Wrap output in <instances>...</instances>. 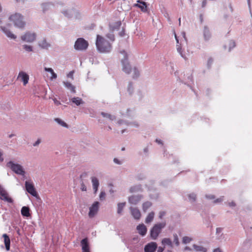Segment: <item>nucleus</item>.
<instances>
[{"mask_svg": "<svg viewBox=\"0 0 252 252\" xmlns=\"http://www.w3.org/2000/svg\"><path fill=\"white\" fill-rule=\"evenodd\" d=\"M95 45L97 50L101 53H110L112 49L111 43L99 35H97Z\"/></svg>", "mask_w": 252, "mask_h": 252, "instance_id": "obj_1", "label": "nucleus"}, {"mask_svg": "<svg viewBox=\"0 0 252 252\" xmlns=\"http://www.w3.org/2000/svg\"><path fill=\"white\" fill-rule=\"evenodd\" d=\"M120 53L123 56V58L121 59L122 70L125 73L129 74L131 72L132 68L128 60V54L124 50L120 51Z\"/></svg>", "mask_w": 252, "mask_h": 252, "instance_id": "obj_2", "label": "nucleus"}, {"mask_svg": "<svg viewBox=\"0 0 252 252\" xmlns=\"http://www.w3.org/2000/svg\"><path fill=\"white\" fill-rule=\"evenodd\" d=\"M6 166L17 175L24 177L26 174L24 166L14 161L10 160L7 162Z\"/></svg>", "mask_w": 252, "mask_h": 252, "instance_id": "obj_3", "label": "nucleus"}, {"mask_svg": "<svg viewBox=\"0 0 252 252\" xmlns=\"http://www.w3.org/2000/svg\"><path fill=\"white\" fill-rule=\"evenodd\" d=\"M165 226V222H160L154 224L150 230V237L152 239H157L159 235L161 232L162 229H163Z\"/></svg>", "mask_w": 252, "mask_h": 252, "instance_id": "obj_4", "label": "nucleus"}, {"mask_svg": "<svg viewBox=\"0 0 252 252\" xmlns=\"http://www.w3.org/2000/svg\"><path fill=\"white\" fill-rule=\"evenodd\" d=\"M9 20L13 22L16 27L18 28H22L25 25V23L23 21V16L19 13H16L10 15L9 17Z\"/></svg>", "mask_w": 252, "mask_h": 252, "instance_id": "obj_5", "label": "nucleus"}, {"mask_svg": "<svg viewBox=\"0 0 252 252\" xmlns=\"http://www.w3.org/2000/svg\"><path fill=\"white\" fill-rule=\"evenodd\" d=\"M88 43L83 38H79L74 44V48L77 50H84L88 47Z\"/></svg>", "mask_w": 252, "mask_h": 252, "instance_id": "obj_6", "label": "nucleus"}, {"mask_svg": "<svg viewBox=\"0 0 252 252\" xmlns=\"http://www.w3.org/2000/svg\"><path fill=\"white\" fill-rule=\"evenodd\" d=\"M25 188L28 192L31 194L33 196L37 198H39V196L36 192L33 184L32 182L26 181L25 182Z\"/></svg>", "mask_w": 252, "mask_h": 252, "instance_id": "obj_7", "label": "nucleus"}, {"mask_svg": "<svg viewBox=\"0 0 252 252\" xmlns=\"http://www.w3.org/2000/svg\"><path fill=\"white\" fill-rule=\"evenodd\" d=\"M99 208V203L97 201L94 202L93 205L90 207L89 212L88 214L89 217L90 218H93L97 213Z\"/></svg>", "mask_w": 252, "mask_h": 252, "instance_id": "obj_8", "label": "nucleus"}, {"mask_svg": "<svg viewBox=\"0 0 252 252\" xmlns=\"http://www.w3.org/2000/svg\"><path fill=\"white\" fill-rule=\"evenodd\" d=\"M0 199L6 201L9 203H12L13 200L11 198L9 197L8 193L3 189V188L0 185Z\"/></svg>", "mask_w": 252, "mask_h": 252, "instance_id": "obj_9", "label": "nucleus"}, {"mask_svg": "<svg viewBox=\"0 0 252 252\" xmlns=\"http://www.w3.org/2000/svg\"><path fill=\"white\" fill-rule=\"evenodd\" d=\"M133 6L140 8L141 11L143 13L148 12V5L146 2L141 0H137V3H134Z\"/></svg>", "mask_w": 252, "mask_h": 252, "instance_id": "obj_10", "label": "nucleus"}, {"mask_svg": "<svg viewBox=\"0 0 252 252\" xmlns=\"http://www.w3.org/2000/svg\"><path fill=\"white\" fill-rule=\"evenodd\" d=\"M36 35L34 32H26L21 36L22 41L27 42H32L35 39Z\"/></svg>", "mask_w": 252, "mask_h": 252, "instance_id": "obj_11", "label": "nucleus"}, {"mask_svg": "<svg viewBox=\"0 0 252 252\" xmlns=\"http://www.w3.org/2000/svg\"><path fill=\"white\" fill-rule=\"evenodd\" d=\"M122 23L118 21L110 25V29L112 32H124V29L121 27Z\"/></svg>", "mask_w": 252, "mask_h": 252, "instance_id": "obj_12", "label": "nucleus"}, {"mask_svg": "<svg viewBox=\"0 0 252 252\" xmlns=\"http://www.w3.org/2000/svg\"><path fill=\"white\" fill-rule=\"evenodd\" d=\"M142 195H133L128 197V202L129 203L133 205L138 204L142 199Z\"/></svg>", "mask_w": 252, "mask_h": 252, "instance_id": "obj_13", "label": "nucleus"}, {"mask_svg": "<svg viewBox=\"0 0 252 252\" xmlns=\"http://www.w3.org/2000/svg\"><path fill=\"white\" fill-rule=\"evenodd\" d=\"M174 34L178 44H181L184 41H186L185 32H174Z\"/></svg>", "mask_w": 252, "mask_h": 252, "instance_id": "obj_14", "label": "nucleus"}, {"mask_svg": "<svg viewBox=\"0 0 252 252\" xmlns=\"http://www.w3.org/2000/svg\"><path fill=\"white\" fill-rule=\"evenodd\" d=\"M157 248L156 242H151L147 244L144 248L145 252H154Z\"/></svg>", "mask_w": 252, "mask_h": 252, "instance_id": "obj_15", "label": "nucleus"}, {"mask_svg": "<svg viewBox=\"0 0 252 252\" xmlns=\"http://www.w3.org/2000/svg\"><path fill=\"white\" fill-rule=\"evenodd\" d=\"M18 78L20 79L23 82V85L26 86L29 81V75L24 71H20L19 73Z\"/></svg>", "mask_w": 252, "mask_h": 252, "instance_id": "obj_16", "label": "nucleus"}, {"mask_svg": "<svg viewBox=\"0 0 252 252\" xmlns=\"http://www.w3.org/2000/svg\"><path fill=\"white\" fill-rule=\"evenodd\" d=\"M131 214L135 220H139L141 215L140 211L137 208L130 207Z\"/></svg>", "mask_w": 252, "mask_h": 252, "instance_id": "obj_17", "label": "nucleus"}, {"mask_svg": "<svg viewBox=\"0 0 252 252\" xmlns=\"http://www.w3.org/2000/svg\"><path fill=\"white\" fill-rule=\"evenodd\" d=\"M82 252H90V248L87 238H84L81 241Z\"/></svg>", "mask_w": 252, "mask_h": 252, "instance_id": "obj_18", "label": "nucleus"}, {"mask_svg": "<svg viewBox=\"0 0 252 252\" xmlns=\"http://www.w3.org/2000/svg\"><path fill=\"white\" fill-rule=\"evenodd\" d=\"M136 229L138 233L142 236H145L147 231L146 226L144 224H140L137 226Z\"/></svg>", "mask_w": 252, "mask_h": 252, "instance_id": "obj_19", "label": "nucleus"}, {"mask_svg": "<svg viewBox=\"0 0 252 252\" xmlns=\"http://www.w3.org/2000/svg\"><path fill=\"white\" fill-rule=\"evenodd\" d=\"M91 180L93 185V188L94 191V193H96L97 191L98 188L99 187V181L97 178L95 177H91Z\"/></svg>", "mask_w": 252, "mask_h": 252, "instance_id": "obj_20", "label": "nucleus"}, {"mask_svg": "<svg viewBox=\"0 0 252 252\" xmlns=\"http://www.w3.org/2000/svg\"><path fill=\"white\" fill-rule=\"evenodd\" d=\"M2 237L4 238V243L5 249L7 251H9L10 246V240L9 236L6 234H3Z\"/></svg>", "mask_w": 252, "mask_h": 252, "instance_id": "obj_21", "label": "nucleus"}, {"mask_svg": "<svg viewBox=\"0 0 252 252\" xmlns=\"http://www.w3.org/2000/svg\"><path fill=\"white\" fill-rule=\"evenodd\" d=\"M38 45L41 48L44 49H47L50 46V44L44 38L39 41Z\"/></svg>", "mask_w": 252, "mask_h": 252, "instance_id": "obj_22", "label": "nucleus"}, {"mask_svg": "<svg viewBox=\"0 0 252 252\" xmlns=\"http://www.w3.org/2000/svg\"><path fill=\"white\" fill-rule=\"evenodd\" d=\"M44 70L46 72H48L51 74V75L49 76V78L51 80H53L54 79H56L57 77V74L54 72L53 69L52 68L48 67H44Z\"/></svg>", "mask_w": 252, "mask_h": 252, "instance_id": "obj_23", "label": "nucleus"}, {"mask_svg": "<svg viewBox=\"0 0 252 252\" xmlns=\"http://www.w3.org/2000/svg\"><path fill=\"white\" fill-rule=\"evenodd\" d=\"M56 6L52 2H45L42 4V10L44 12L52 8V7Z\"/></svg>", "mask_w": 252, "mask_h": 252, "instance_id": "obj_24", "label": "nucleus"}, {"mask_svg": "<svg viewBox=\"0 0 252 252\" xmlns=\"http://www.w3.org/2000/svg\"><path fill=\"white\" fill-rule=\"evenodd\" d=\"M161 244L164 247L168 246L170 248H173V245L171 240L168 238H164L161 240Z\"/></svg>", "mask_w": 252, "mask_h": 252, "instance_id": "obj_25", "label": "nucleus"}, {"mask_svg": "<svg viewBox=\"0 0 252 252\" xmlns=\"http://www.w3.org/2000/svg\"><path fill=\"white\" fill-rule=\"evenodd\" d=\"M70 101L74 103L76 106H79L84 103L82 99L79 97H74L72 98Z\"/></svg>", "mask_w": 252, "mask_h": 252, "instance_id": "obj_26", "label": "nucleus"}, {"mask_svg": "<svg viewBox=\"0 0 252 252\" xmlns=\"http://www.w3.org/2000/svg\"><path fill=\"white\" fill-rule=\"evenodd\" d=\"M235 46V43L233 40H230L226 42L224 45V48L225 49H228V51H230L231 49L233 48Z\"/></svg>", "mask_w": 252, "mask_h": 252, "instance_id": "obj_27", "label": "nucleus"}, {"mask_svg": "<svg viewBox=\"0 0 252 252\" xmlns=\"http://www.w3.org/2000/svg\"><path fill=\"white\" fill-rule=\"evenodd\" d=\"M62 13L66 17L70 18L71 17L74 13H75V11L73 10H63Z\"/></svg>", "mask_w": 252, "mask_h": 252, "instance_id": "obj_28", "label": "nucleus"}, {"mask_svg": "<svg viewBox=\"0 0 252 252\" xmlns=\"http://www.w3.org/2000/svg\"><path fill=\"white\" fill-rule=\"evenodd\" d=\"M63 83L65 87L68 89L70 90L72 93H76L75 87L73 86L70 83L68 82H63Z\"/></svg>", "mask_w": 252, "mask_h": 252, "instance_id": "obj_29", "label": "nucleus"}, {"mask_svg": "<svg viewBox=\"0 0 252 252\" xmlns=\"http://www.w3.org/2000/svg\"><path fill=\"white\" fill-rule=\"evenodd\" d=\"M21 214L24 217H29L30 216V209L28 207L24 206L21 209Z\"/></svg>", "mask_w": 252, "mask_h": 252, "instance_id": "obj_30", "label": "nucleus"}, {"mask_svg": "<svg viewBox=\"0 0 252 252\" xmlns=\"http://www.w3.org/2000/svg\"><path fill=\"white\" fill-rule=\"evenodd\" d=\"M154 216H155V213L154 212H151L150 213H149V214L148 215V216H147V217L146 218L145 222L146 223H150L151 222H152L154 219Z\"/></svg>", "mask_w": 252, "mask_h": 252, "instance_id": "obj_31", "label": "nucleus"}, {"mask_svg": "<svg viewBox=\"0 0 252 252\" xmlns=\"http://www.w3.org/2000/svg\"><path fill=\"white\" fill-rule=\"evenodd\" d=\"M54 120L56 122H57L59 125H61L62 126L65 128H68V125L62 119L57 118H55Z\"/></svg>", "mask_w": 252, "mask_h": 252, "instance_id": "obj_32", "label": "nucleus"}, {"mask_svg": "<svg viewBox=\"0 0 252 252\" xmlns=\"http://www.w3.org/2000/svg\"><path fill=\"white\" fill-rule=\"evenodd\" d=\"M126 202L119 203L117 205V213L121 215L122 213L124 208L126 205Z\"/></svg>", "mask_w": 252, "mask_h": 252, "instance_id": "obj_33", "label": "nucleus"}, {"mask_svg": "<svg viewBox=\"0 0 252 252\" xmlns=\"http://www.w3.org/2000/svg\"><path fill=\"white\" fill-rule=\"evenodd\" d=\"M152 204L151 202L146 201L142 205L143 211L146 212L147 210L152 206Z\"/></svg>", "mask_w": 252, "mask_h": 252, "instance_id": "obj_34", "label": "nucleus"}, {"mask_svg": "<svg viewBox=\"0 0 252 252\" xmlns=\"http://www.w3.org/2000/svg\"><path fill=\"white\" fill-rule=\"evenodd\" d=\"M193 247L196 252H206L207 251L206 248L202 246L193 245Z\"/></svg>", "mask_w": 252, "mask_h": 252, "instance_id": "obj_35", "label": "nucleus"}, {"mask_svg": "<svg viewBox=\"0 0 252 252\" xmlns=\"http://www.w3.org/2000/svg\"><path fill=\"white\" fill-rule=\"evenodd\" d=\"M101 115L105 118H106L110 120L113 121L115 119V117L113 115H112L110 114L104 113V112H101Z\"/></svg>", "mask_w": 252, "mask_h": 252, "instance_id": "obj_36", "label": "nucleus"}, {"mask_svg": "<svg viewBox=\"0 0 252 252\" xmlns=\"http://www.w3.org/2000/svg\"><path fill=\"white\" fill-rule=\"evenodd\" d=\"M141 189V185H137V186H135L131 187L129 189V191H130V192L132 193L134 192H136L139 190H140Z\"/></svg>", "mask_w": 252, "mask_h": 252, "instance_id": "obj_37", "label": "nucleus"}, {"mask_svg": "<svg viewBox=\"0 0 252 252\" xmlns=\"http://www.w3.org/2000/svg\"><path fill=\"white\" fill-rule=\"evenodd\" d=\"M118 36L121 40H123V39L126 40L128 38V36L126 32H119Z\"/></svg>", "mask_w": 252, "mask_h": 252, "instance_id": "obj_38", "label": "nucleus"}, {"mask_svg": "<svg viewBox=\"0 0 252 252\" xmlns=\"http://www.w3.org/2000/svg\"><path fill=\"white\" fill-rule=\"evenodd\" d=\"M192 240V239L188 236H184L182 239V242L184 244H188L190 243Z\"/></svg>", "mask_w": 252, "mask_h": 252, "instance_id": "obj_39", "label": "nucleus"}, {"mask_svg": "<svg viewBox=\"0 0 252 252\" xmlns=\"http://www.w3.org/2000/svg\"><path fill=\"white\" fill-rule=\"evenodd\" d=\"M7 37L11 39L15 40L17 38V36L15 35L13 32H5Z\"/></svg>", "mask_w": 252, "mask_h": 252, "instance_id": "obj_40", "label": "nucleus"}, {"mask_svg": "<svg viewBox=\"0 0 252 252\" xmlns=\"http://www.w3.org/2000/svg\"><path fill=\"white\" fill-rule=\"evenodd\" d=\"M23 48L24 50L28 52H32L33 50L32 47L31 45L24 44L23 45Z\"/></svg>", "mask_w": 252, "mask_h": 252, "instance_id": "obj_41", "label": "nucleus"}, {"mask_svg": "<svg viewBox=\"0 0 252 252\" xmlns=\"http://www.w3.org/2000/svg\"><path fill=\"white\" fill-rule=\"evenodd\" d=\"M106 37L111 41L113 42L115 40V36L113 32H109L106 35Z\"/></svg>", "mask_w": 252, "mask_h": 252, "instance_id": "obj_42", "label": "nucleus"}, {"mask_svg": "<svg viewBox=\"0 0 252 252\" xmlns=\"http://www.w3.org/2000/svg\"><path fill=\"white\" fill-rule=\"evenodd\" d=\"M174 240L173 242L175 243L176 246H178L180 244L178 236L177 234H173Z\"/></svg>", "mask_w": 252, "mask_h": 252, "instance_id": "obj_43", "label": "nucleus"}, {"mask_svg": "<svg viewBox=\"0 0 252 252\" xmlns=\"http://www.w3.org/2000/svg\"><path fill=\"white\" fill-rule=\"evenodd\" d=\"M196 197V194L194 193H191L189 194V200L191 202H194L195 201Z\"/></svg>", "mask_w": 252, "mask_h": 252, "instance_id": "obj_44", "label": "nucleus"}, {"mask_svg": "<svg viewBox=\"0 0 252 252\" xmlns=\"http://www.w3.org/2000/svg\"><path fill=\"white\" fill-rule=\"evenodd\" d=\"M133 78H136L138 77L139 75V72L138 70V69L135 67H134L133 68Z\"/></svg>", "mask_w": 252, "mask_h": 252, "instance_id": "obj_45", "label": "nucleus"}, {"mask_svg": "<svg viewBox=\"0 0 252 252\" xmlns=\"http://www.w3.org/2000/svg\"><path fill=\"white\" fill-rule=\"evenodd\" d=\"M177 50L182 57H183V58H186L185 56L184 55H183L182 53L181 47L179 45H177Z\"/></svg>", "mask_w": 252, "mask_h": 252, "instance_id": "obj_46", "label": "nucleus"}, {"mask_svg": "<svg viewBox=\"0 0 252 252\" xmlns=\"http://www.w3.org/2000/svg\"><path fill=\"white\" fill-rule=\"evenodd\" d=\"M127 91L129 92V94H131L133 91V87L131 83H129L128 86Z\"/></svg>", "mask_w": 252, "mask_h": 252, "instance_id": "obj_47", "label": "nucleus"}, {"mask_svg": "<svg viewBox=\"0 0 252 252\" xmlns=\"http://www.w3.org/2000/svg\"><path fill=\"white\" fill-rule=\"evenodd\" d=\"M106 194L104 191H101L99 194V198L100 200H103L105 197Z\"/></svg>", "mask_w": 252, "mask_h": 252, "instance_id": "obj_48", "label": "nucleus"}, {"mask_svg": "<svg viewBox=\"0 0 252 252\" xmlns=\"http://www.w3.org/2000/svg\"><path fill=\"white\" fill-rule=\"evenodd\" d=\"M41 140L40 138L37 139V140L33 143V147H37L39 145V144L41 143Z\"/></svg>", "mask_w": 252, "mask_h": 252, "instance_id": "obj_49", "label": "nucleus"}, {"mask_svg": "<svg viewBox=\"0 0 252 252\" xmlns=\"http://www.w3.org/2000/svg\"><path fill=\"white\" fill-rule=\"evenodd\" d=\"M73 74L74 71H70L67 75V77L71 78V79H73Z\"/></svg>", "mask_w": 252, "mask_h": 252, "instance_id": "obj_50", "label": "nucleus"}, {"mask_svg": "<svg viewBox=\"0 0 252 252\" xmlns=\"http://www.w3.org/2000/svg\"><path fill=\"white\" fill-rule=\"evenodd\" d=\"M81 189L82 191L87 190V187L83 183H82V184H81Z\"/></svg>", "mask_w": 252, "mask_h": 252, "instance_id": "obj_51", "label": "nucleus"}, {"mask_svg": "<svg viewBox=\"0 0 252 252\" xmlns=\"http://www.w3.org/2000/svg\"><path fill=\"white\" fill-rule=\"evenodd\" d=\"M210 36H211L210 32H208L205 33L204 37L206 40H207L208 39H209L210 37Z\"/></svg>", "mask_w": 252, "mask_h": 252, "instance_id": "obj_52", "label": "nucleus"}, {"mask_svg": "<svg viewBox=\"0 0 252 252\" xmlns=\"http://www.w3.org/2000/svg\"><path fill=\"white\" fill-rule=\"evenodd\" d=\"M223 200V197L222 196L214 201L215 203H219L221 202Z\"/></svg>", "mask_w": 252, "mask_h": 252, "instance_id": "obj_53", "label": "nucleus"}, {"mask_svg": "<svg viewBox=\"0 0 252 252\" xmlns=\"http://www.w3.org/2000/svg\"><path fill=\"white\" fill-rule=\"evenodd\" d=\"M113 161L116 164H122L121 161H120L118 159H117L116 158H114Z\"/></svg>", "mask_w": 252, "mask_h": 252, "instance_id": "obj_54", "label": "nucleus"}, {"mask_svg": "<svg viewBox=\"0 0 252 252\" xmlns=\"http://www.w3.org/2000/svg\"><path fill=\"white\" fill-rule=\"evenodd\" d=\"M165 213L164 212H160L159 214V218L160 219H162V218L164 216Z\"/></svg>", "mask_w": 252, "mask_h": 252, "instance_id": "obj_55", "label": "nucleus"}, {"mask_svg": "<svg viewBox=\"0 0 252 252\" xmlns=\"http://www.w3.org/2000/svg\"><path fill=\"white\" fill-rule=\"evenodd\" d=\"M207 4V0H203L202 2V7L204 8L206 6Z\"/></svg>", "mask_w": 252, "mask_h": 252, "instance_id": "obj_56", "label": "nucleus"}, {"mask_svg": "<svg viewBox=\"0 0 252 252\" xmlns=\"http://www.w3.org/2000/svg\"><path fill=\"white\" fill-rule=\"evenodd\" d=\"M206 197L207 198H209V199H215V196L214 195H206Z\"/></svg>", "mask_w": 252, "mask_h": 252, "instance_id": "obj_57", "label": "nucleus"}, {"mask_svg": "<svg viewBox=\"0 0 252 252\" xmlns=\"http://www.w3.org/2000/svg\"><path fill=\"white\" fill-rule=\"evenodd\" d=\"M3 161V158H2V153L0 149V161L2 162Z\"/></svg>", "mask_w": 252, "mask_h": 252, "instance_id": "obj_58", "label": "nucleus"}, {"mask_svg": "<svg viewBox=\"0 0 252 252\" xmlns=\"http://www.w3.org/2000/svg\"><path fill=\"white\" fill-rule=\"evenodd\" d=\"M53 100H54V103L56 105H58L61 104L60 102L59 101H58L57 99L55 98V99H53Z\"/></svg>", "mask_w": 252, "mask_h": 252, "instance_id": "obj_59", "label": "nucleus"}, {"mask_svg": "<svg viewBox=\"0 0 252 252\" xmlns=\"http://www.w3.org/2000/svg\"><path fill=\"white\" fill-rule=\"evenodd\" d=\"M164 250V248H162V247H159L158 248L157 252H163Z\"/></svg>", "mask_w": 252, "mask_h": 252, "instance_id": "obj_60", "label": "nucleus"}, {"mask_svg": "<svg viewBox=\"0 0 252 252\" xmlns=\"http://www.w3.org/2000/svg\"><path fill=\"white\" fill-rule=\"evenodd\" d=\"M213 252H222L220 248H216L214 250Z\"/></svg>", "mask_w": 252, "mask_h": 252, "instance_id": "obj_61", "label": "nucleus"}, {"mask_svg": "<svg viewBox=\"0 0 252 252\" xmlns=\"http://www.w3.org/2000/svg\"><path fill=\"white\" fill-rule=\"evenodd\" d=\"M229 205L230 206L232 207V206H235L236 204L234 202L232 201L231 202L229 203Z\"/></svg>", "mask_w": 252, "mask_h": 252, "instance_id": "obj_62", "label": "nucleus"}, {"mask_svg": "<svg viewBox=\"0 0 252 252\" xmlns=\"http://www.w3.org/2000/svg\"><path fill=\"white\" fill-rule=\"evenodd\" d=\"M222 229L221 228H217L216 229V232L217 233H220Z\"/></svg>", "mask_w": 252, "mask_h": 252, "instance_id": "obj_63", "label": "nucleus"}, {"mask_svg": "<svg viewBox=\"0 0 252 252\" xmlns=\"http://www.w3.org/2000/svg\"><path fill=\"white\" fill-rule=\"evenodd\" d=\"M1 30L2 31V32H9L7 29H6L5 27H1Z\"/></svg>", "mask_w": 252, "mask_h": 252, "instance_id": "obj_64", "label": "nucleus"}]
</instances>
